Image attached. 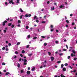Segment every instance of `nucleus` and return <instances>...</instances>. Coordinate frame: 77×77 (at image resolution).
<instances>
[{"label":"nucleus","mask_w":77,"mask_h":77,"mask_svg":"<svg viewBox=\"0 0 77 77\" xmlns=\"http://www.w3.org/2000/svg\"><path fill=\"white\" fill-rule=\"evenodd\" d=\"M5 5H8V2H5Z\"/></svg>","instance_id":"nucleus-59"},{"label":"nucleus","mask_w":77,"mask_h":77,"mask_svg":"<svg viewBox=\"0 0 77 77\" xmlns=\"http://www.w3.org/2000/svg\"><path fill=\"white\" fill-rule=\"evenodd\" d=\"M8 74H9V72H7L6 73V75H8Z\"/></svg>","instance_id":"nucleus-29"},{"label":"nucleus","mask_w":77,"mask_h":77,"mask_svg":"<svg viewBox=\"0 0 77 77\" xmlns=\"http://www.w3.org/2000/svg\"><path fill=\"white\" fill-rule=\"evenodd\" d=\"M61 62V61H57V63H60Z\"/></svg>","instance_id":"nucleus-27"},{"label":"nucleus","mask_w":77,"mask_h":77,"mask_svg":"<svg viewBox=\"0 0 77 77\" xmlns=\"http://www.w3.org/2000/svg\"><path fill=\"white\" fill-rule=\"evenodd\" d=\"M48 54L49 55H51V53L50 52H48Z\"/></svg>","instance_id":"nucleus-47"},{"label":"nucleus","mask_w":77,"mask_h":77,"mask_svg":"<svg viewBox=\"0 0 77 77\" xmlns=\"http://www.w3.org/2000/svg\"><path fill=\"white\" fill-rule=\"evenodd\" d=\"M17 57L16 56H15L13 58V59H16Z\"/></svg>","instance_id":"nucleus-37"},{"label":"nucleus","mask_w":77,"mask_h":77,"mask_svg":"<svg viewBox=\"0 0 77 77\" xmlns=\"http://www.w3.org/2000/svg\"><path fill=\"white\" fill-rule=\"evenodd\" d=\"M35 67H33L32 69V71H35Z\"/></svg>","instance_id":"nucleus-8"},{"label":"nucleus","mask_w":77,"mask_h":77,"mask_svg":"<svg viewBox=\"0 0 77 77\" xmlns=\"http://www.w3.org/2000/svg\"><path fill=\"white\" fill-rule=\"evenodd\" d=\"M5 50V47H3L2 48V50Z\"/></svg>","instance_id":"nucleus-30"},{"label":"nucleus","mask_w":77,"mask_h":77,"mask_svg":"<svg viewBox=\"0 0 77 77\" xmlns=\"http://www.w3.org/2000/svg\"><path fill=\"white\" fill-rule=\"evenodd\" d=\"M15 53L16 54H18V52L17 51H16Z\"/></svg>","instance_id":"nucleus-44"},{"label":"nucleus","mask_w":77,"mask_h":77,"mask_svg":"<svg viewBox=\"0 0 77 77\" xmlns=\"http://www.w3.org/2000/svg\"><path fill=\"white\" fill-rule=\"evenodd\" d=\"M51 59L52 62H53V61L54 60V57H51Z\"/></svg>","instance_id":"nucleus-3"},{"label":"nucleus","mask_w":77,"mask_h":77,"mask_svg":"<svg viewBox=\"0 0 77 77\" xmlns=\"http://www.w3.org/2000/svg\"><path fill=\"white\" fill-rule=\"evenodd\" d=\"M28 69H29V70H30V67H28Z\"/></svg>","instance_id":"nucleus-61"},{"label":"nucleus","mask_w":77,"mask_h":77,"mask_svg":"<svg viewBox=\"0 0 77 77\" xmlns=\"http://www.w3.org/2000/svg\"><path fill=\"white\" fill-rule=\"evenodd\" d=\"M13 20L12 19H11L10 20V21H13Z\"/></svg>","instance_id":"nucleus-64"},{"label":"nucleus","mask_w":77,"mask_h":77,"mask_svg":"<svg viewBox=\"0 0 77 77\" xmlns=\"http://www.w3.org/2000/svg\"><path fill=\"white\" fill-rule=\"evenodd\" d=\"M69 67L71 68V69H72V67H71L70 66H69Z\"/></svg>","instance_id":"nucleus-48"},{"label":"nucleus","mask_w":77,"mask_h":77,"mask_svg":"<svg viewBox=\"0 0 77 77\" xmlns=\"http://www.w3.org/2000/svg\"><path fill=\"white\" fill-rule=\"evenodd\" d=\"M24 62H27V60L26 59H25L24 60Z\"/></svg>","instance_id":"nucleus-14"},{"label":"nucleus","mask_w":77,"mask_h":77,"mask_svg":"<svg viewBox=\"0 0 77 77\" xmlns=\"http://www.w3.org/2000/svg\"><path fill=\"white\" fill-rule=\"evenodd\" d=\"M42 38H45V36H42Z\"/></svg>","instance_id":"nucleus-50"},{"label":"nucleus","mask_w":77,"mask_h":77,"mask_svg":"<svg viewBox=\"0 0 77 77\" xmlns=\"http://www.w3.org/2000/svg\"><path fill=\"white\" fill-rule=\"evenodd\" d=\"M72 26H73L74 25H75V23H74L73 22V23H72Z\"/></svg>","instance_id":"nucleus-28"},{"label":"nucleus","mask_w":77,"mask_h":77,"mask_svg":"<svg viewBox=\"0 0 77 77\" xmlns=\"http://www.w3.org/2000/svg\"><path fill=\"white\" fill-rule=\"evenodd\" d=\"M4 72H6V69H5L4 70Z\"/></svg>","instance_id":"nucleus-55"},{"label":"nucleus","mask_w":77,"mask_h":77,"mask_svg":"<svg viewBox=\"0 0 77 77\" xmlns=\"http://www.w3.org/2000/svg\"><path fill=\"white\" fill-rule=\"evenodd\" d=\"M19 61V62H21V58H20Z\"/></svg>","instance_id":"nucleus-51"},{"label":"nucleus","mask_w":77,"mask_h":77,"mask_svg":"<svg viewBox=\"0 0 77 77\" xmlns=\"http://www.w3.org/2000/svg\"><path fill=\"white\" fill-rule=\"evenodd\" d=\"M22 53H25V51H24V50H23L22 51Z\"/></svg>","instance_id":"nucleus-22"},{"label":"nucleus","mask_w":77,"mask_h":77,"mask_svg":"<svg viewBox=\"0 0 77 77\" xmlns=\"http://www.w3.org/2000/svg\"><path fill=\"white\" fill-rule=\"evenodd\" d=\"M51 9L52 11H54V7H53V8L51 7Z\"/></svg>","instance_id":"nucleus-5"},{"label":"nucleus","mask_w":77,"mask_h":77,"mask_svg":"<svg viewBox=\"0 0 77 77\" xmlns=\"http://www.w3.org/2000/svg\"><path fill=\"white\" fill-rule=\"evenodd\" d=\"M77 57H75V58H74L73 59L74 60H77Z\"/></svg>","instance_id":"nucleus-26"},{"label":"nucleus","mask_w":77,"mask_h":77,"mask_svg":"<svg viewBox=\"0 0 77 77\" xmlns=\"http://www.w3.org/2000/svg\"><path fill=\"white\" fill-rule=\"evenodd\" d=\"M55 43H56V44H58L59 43V42L58 41H56Z\"/></svg>","instance_id":"nucleus-39"},{"label":"nucleus","mask_w":77,"mask_h":77,"mask_svg":"<svg viewBox=\"0 0 77 77\" xmlns=\"http://www.w3.org/2000/svg\"><path fill=\"white\" fill-rule=\"evenodd\" d=\"M20 56L21 57H23V55L22 54H20Z\"/></svg>","instance_id":"nucleus-43"},{"label":"nucleus","mask_w":77,"mask_h":77,"mask_svg":"<svg viewBox=\"0 0 77 77\" xmlns=\"http://www.w3.org/2000/svg\"><path fill=\"white\" fill-rule=\"evenodd\" d=\"M18 24L21 23V21L20 20H18Z\"/></svg>","instance_id":"nucleus-11"},{"label":"nucleus","mask_w":77,"mask_h":77,"mask_svg":"<svg viewBox=\"0 0 77 77\" xmlns=\"http://www.w3.org/2000/svg\"><path fill=\"white\" fill-rule=\"evenodd\" d=\"M64 65H65V66H68V63H65V64H64Z\"/></svg>","instance_id":"nucleus-23"},{"label":"nucleus","mask_w":77,"mask_h":77,"mask_svg":"<svg viewBox=\"0 0 77 77\" xmlns=\"http://www.w3.org/2000/svg\"><path fill=\"white\" fill-rule=\"evenodd\" d=\"M7 22H8V21H7L5 20L3 22L2 25L4 26H5V24H6V23H7Z\"/></svg>","instance_id":"nucleus-2"},{"label":"nucleus","mask_w":77,"mask_h":77,"mask_svg":"<svg viewBox=\"0 0 77 77\" xmlns=\"http://www.w3.org/2000/svg\"><path fill=\"white\" fill-rule=\"evenodd\" d=\"M51 28H52L53 27V26L52 25H51Z\"/></svg>","instance_id":"nucleus-54"},{"label":"nucleus","mask_w":77,"mask_h":77,"mask_svg":"<svg viewBox=\"0 0 77 77\" xmlns=\"http://www.w3.org/2000/svg\"><path fill=\"white\" fill-rule=\"evenodd\" d=\"M37 18V17H36V16H35V17H34V20H35V19H37V18Z\"/></svg>","instance_id":"nucleus-18"},{"label":"nucleus","mask_w":77,"mask_h":77,"mask_svg":"<svg viewBox=\"0 0 77 77\" xmlns=\"http://www.w3.org/2000/svg\"><path fill=\"white\" fill-rule=\"evenodd\" d=\"M30 72H31L30 71H27L26 72L27 74L29 75L30 74Z\"/></svg>","instance_id":"nucleus-4"},{"label":"nucleus","mask_w":77,"mask_h":77,"mask_svg":"<svg viewBox=\"0 0 77 77\" xmlns=\"http://www.w3.org/2000/svg\"><path fill=\"white\" fill-rule=\"evenodd\" d=\"M31 16H32V15H31V14H29L28 15L27 14H26L25 15V17H31Z\"/></svg>","instance_id":"nucleus-1"},{"label":"nucleus","mask_w":77,"mask_h":77,"mask_svg":"<svg viewBox=\"0 0 77 77\" xmlns=\"http://www.w3.org/2000/svg\"><path fill=\"white\" fill-rule=\"evenodd\" d=\"M6 51H8L9 50L8 48H6L5 49Z\"/></svg>","instance_id":"nucleus-52"},{"label":"nucleus","mask_w":77,"mask_h":77,"mask_svg":"<svg viewBox=\"0 0 77 77\" xmlns=\"http://www.w3.org/2000/svg\"><path fill=\"white\" fill-rule=\"evenodd\" d=\"M23 70H21V73H23Z\"/></svg>","instance_id":"nucleus-49"},{"label":"nucleus","mask_w":77,"mask_h":77,"mask_svg":"<svg viewBox=\"0 0 77 77\" xmlns=\"http://www.w3.org/2000/svg\"><path fill=\"white\" fill-rule=\"evenodd\" d=\"M15 27V25H14L13 24L11 25V27L12 28H14Z\"/></svg>","instance_id":"nucleus-13"},{"label":"nucleus","mask_w":77,"mask_h":77,"mask_svg":"<svg viewBox=\"0 0 77 77\" xmlns=\"http://www.w3.org/2000/svg\"><path fill=\"white\" fill-rule=\"evenodd\" d=\"M23 65H27V63H26V62H24V63Z\"/></svg>","instance_id":"nucleus-24"},{"label":"nucleus","mask_w":77,"mask_h":77,"mask_svg":"<svg viewBox=\"0 0 77 77\" xmlns=\"http://www.w3.org/2000/svg\"><path fill=\"white\" fill-rule=\"evenodd\" d=\"M71 56H72V57H74V54H73L72 53L71 54Z\"/></svg>","instance_id":"nucleus-32"},{"label":"nucleus","mask_w":77,"mask_h":77,"mask_svg":"<svg viewBox=\"0 0 77 77\" xmlns=\"http://www.w3.org/2000/svg\"><path fill=\"white\" fill-rule=\"evenodd\" d=\"M45 23V21H43L42 22V23H43V24H44V23Z\"/></svg>","instance_id":"nucleus-38"},{"label":"nucleus","mask_w":77,"mask_h":77,"mask_svg":"<svg viewBox=\"0 0 77 77\" xmlns=\"http://www.w3.org/2000/svg\"><path fill=\"white\" fill-rule=\"evenodd\" d=\"M29 45H28L27 46H26V48H29Z\"/></svg>","instance_id":"nucleus-33"},{"label":"nucleus","mask_w":77,"mask_h":77,"mask_svg":"<svg viewBox=\"0 0 77 77\" xmlns=\"http://www.w3.org/2000/svg\"><path fill=\"white\" fill-rule=\"evenodd\" d=\"M13 1V0H11V1L9 2V3H10L11 4L12 2Z\"/></svg>","instance_id":"nucleus-20"},{"label":"nucleus","mask_w":77,"mask_h":77,"mask_svg":"<svg viewBox=\"0 0 77 77\" xmlns=\"http://www.w3.org/2000/svg\"><path fill=\"white\" fill-rule=\"evenodd\" d=\"M63 6L62 5H61L60 6V8H63Z\"/></svg>","instance_id":"nucleus-42"},{"label":"nucleus","mask_w":77,"mask_h":77,"mask_svg":"<svg viewBox=\"0 0 77 77\" xmlns=\"http://www.w3.org/2000/svg\"><path fill=\"white\" fill-rule=\"evenodd\" d=\"M43 67H42V66H41L40 67V68H42Z\"/></svg>","instance_id":"nucleus-63"},{"label":"nucleus","mask_w":77,"mask_h":77,"mask_svg":"<svg viewBox=\"0 0 77 77\" xmlns=\"http://www.w3.org/2000/svg\"><path fill=\"white\" fill-rule=\"evenodd\" d=\"M66 22L67 23H69V21L68 20H66Z\"/></svg>","instance_id":"nucleus-35"},{"label":"nucleus","mask_w":77,"mask_h":77,"mask_svg":"<svg viewBox=\"0 0 77 77\" xmlns=\"http://www.w3.org/2000/svg\"><path fill=\"white\" fill-rule=\"evenodd\" d=\"M12 25V23H9L8 24V26H11Z\"/></svg>","instance_id":"nucleus-17"},{"label":"nucleus","mask_w":77,"mask_h":77,"mask_svg":"<svg viewBox=\"0 0 77 77\" xmlns=\"http://www.w3.org/2000/svg\"><path fill=\"white\" fill-rule=\"evenodd\" d=\"M6 44H8V42H9L8 41H6Z\"/></svg>","instance_id":"nucleus-60"},{"label":"nucleus","mask_w":77,"mask_h":77,"mask_svg":"<svg viewBox=\"0 0 77 77\" xmlns=\"http://www.w3.org/2000/svg\"><path fill=\"white\" fill-rule=\"evenodd\" d=\"M20 42H18L17 44V45H20Z\"/></svg>","instance_id":"nucleus-31"},{"label":"nucleus","mask_w":77,"mask_h":77,"mask_svg":"<svg viewBox=\"0 0 77 77\" xmlns=\"http://www.w3.org/2000/svg\"><path fill=\"white\" fill-rule=\"evenodd\" d=\"M6 20H7V21H9V18H8V19H6Z\"/></svg>","instance_id":"nucleus-53"},{"label":"nucleus","mask_w":77,"mask_h":77,"mask_svg":"<svg viewBox=\"0 0 77 77\" xmlns=\"http://www.w3.org/2000/svg\"><path fill=\"white\" fill-rule=\"evenodd\" d=\"M4 33H6V29L4 30Z\"/></svg>","instance_id":"nucleus-34"},{"label":"nucleus","mask_w":77,"mask_h":77,"mask_svg":"<svg viewBox=\"0 0 77 77\" xmlns=\"http://www.w3.org/2000/svg\"><path fill=\"white\" fill-rule=\"evenodd\" d=\"M17 66L18 68H19V67L20 66V64L19 63H18Z\"/></svg>","instance_id":"nucleus-19"},{"label":"nucleus","mask_w":77,"mask_h":77,"mask_svg":"<svg viewBox=\"0 0 77 77\" xmlns=\"http://www.w3.org/2000/svg\"><path fill=\"white\" fill-rule=\"evenodd\" d=\"M32 53H31V54H28V56L29 57H31V56H32Z\"/></svg>","instance_id":"nucleus-10"},{"label":"nucleus","mask_w":77,"mask_h":77,"mask_svg":"<svg viewBox=\"0 0 77 77\" xmlns=\"http://www.w3.org/2000/svg\"><path fill=\"white\" fill-rule=\"evenodd\" d=\"M20 12H23V10H22V9H21V8H20Z\"/></svg>","instance_id":"nucleus-12"},{"label":"nucleus","mask_w":77,"mask_h":77,"mask_svg":"<svg viewBox=\"0 0 77 77\" xmlns=\"http://www.w3.org/2000/svg\"><path fill=\"white\" fill-rule=\"evenodd\" d=\"M23 15H21L20 17V19H22L23 18Z\"/></svg>","instance_id":"nucleus-15"},{"label":"nucleus","mask_w":77,"mask_h":77,"mask_svg":"<svg viewBox=\"0 0 77 77\" xmlns=\"http://www.w3.org/2000/svg\"><path fill=\"white\" fill-rule=\"evenodd\" d=\"M57 5V3H54V5H55V6H56V5Z\"/></svg>","instance_id":"nucleus-62"},{"label":"nucleus","mask_w":77,"mask_h":77,"mask_svg":"<svg viewBox=\"0 0 77 77\" xmlns=\"http://www.w3.org/2000/svg\"><path fill=\"white\" fill-rule=\"evenodd\" d=\"M27 37H28V38H30V35H28Z\"/></svg>","instance_id":"nucleus-40"},{"label":"nucleus","mask_w":77,"mask_h":77,"mask_svg":"<svg viewBox=\"0 0 77 77\" xmlns=\"http://www.w3.org/2000/svg\"><path fill=\"white\" fill-rule=\"evenodd\" d=\"M70 57H71V56H68L67 57V58H68V59H69L70 58Z\"/></svg>","instance_id":"nucleus-36"},{"label":"nucleus","mask_w":77,"mask_h":77,"mask_svg":"<svg viewBox=\"0 0 77 77\" xmlns=\"http://www.w3.org/2000/svg\"><path fill=\"white\" fill-rule=\"evenodd\" d=\"M76 72V70H74L73 71V72Z\"/></svg>","instance_id":"nucleus-58"},{"label":"nucleus","mask_w":77,"mask_h":77,"mask_svg":"<svg viewBox=\"0 0 77 77\" xmlns=\"http://www.w3.org/2000/svg\"><path fill=\"white\" fill-rule=\"evenodd\" d=\"M17 3H20V0H17Z\"/></svg>","instance_id":"nucleus-16"},{"label":"nucleus","mask_w":77,"mask_h":77,"mask_svg":"<svg viewBox=\"0 0 77 77\" xmlns=\"http://www.w3.org/2000/svg\"><path fill=\"white\" fill-rule=\"evenodd\" d=\"M63 66H64V65L63 64H62L61 65V67L62 68H63Z\"/></svg>","instance_id":"nucleus-7"},{"label":"nucleus","mask_w":77,"mask_h":77,"mask_svg":"<svg viewBox=\"0 0 77 77\" xmlns=\"http://www.w3.org/2000/svg\"><path fill=\"white\" fill-rule=\"evenodd\" d=\"M29 28V27L28 26H26V29H28Z\"/></svg>","instance_id":"nucleus-21"},{"label":"nucleus","mask_w":77,"mask_h":77,"mask_svg":"<svg viewBox=\"0 0 77 77\" xmlns=\"http://www.w3.org/2000/svg\"><path fill=\"white\" fill-rule=\"evenodd\" d=\"M66 46L67 49H68V45H66Z\"/></svg>","instance_id":"nucleus-57"},{"label":"nucleus","mask_w":77,"mask_h":77,"mask_svg":"<svg viewBox=\"0 0 77 77\" xmlns=\"http://www.w3.org/2000/svg\"><path fill=\"white\" fill-rule=\"evenodd\" d=\"M8 45H9V46H11V43H9Z\"/></svg>","instance_id":"nucleus-56"},{"label":"nucleus","mask_w":77,"mask_h":77,"mask_svg":"<svg viewBox=\"0 0 77 77\" xmlns=\"http://www.w3.org/2000/svg\"><path fill=\"white\" fill-rule=\"evenodd\" d=\"M2 64L3 65H5V63H2Z\"/></svg>","instance_id":"nucleus-46"},{"label":"nucleus","mask_w":77,"mask_h":77,"mask_svg":"<svg viewBox=\"0 0 77 77\" xmlns=\"http://www.w3.org/2000/svg\"><path fill=\"white\" fill-rule=\"evenodd\" d=\"M47 45V43H45L44 44V45H45V46H46Z\"/></svg>","instance_id":"nucleus-41"},{"label":"nucleus","mask_w":77,"mask_h":77,"mask_svg":"<svg viewBox=\"0 0 77 77\" xmlns=\"http://www.w3.org/2000/svg\"><path fill=\"white\" fill-rule=\"evenodd\" d=\"M72 52L74 53V54H75L76 52L74 50H72Z\"/></svg>","instance_id":"nucleus-6"},{"label":"nucleus","mask_w":77,"mask_h":77,"mask_svg":"<svg viewBox=\"0 0 77 77\" xmlns=\"http://www.w3.org/2000/svg\"><path fill=\"white\" fill-rule=\"evenodd\" d=\"M36 22H37V23H39V20H36Z\"/></svg>","instance_id":"nucleus-45"},{"label":"nucleus","mask_w":77,"mask_h":77,"mask_svg":"<svg viewBox=\"0 0 77 77\" xmlns=\"http://www.w3.org/2000/svg\"><path fill=\"white\" fill-rule=\"evenodd\" d=\"M33 39H37V37H35L33 38Z\"/></svg>","instance_id":"nucleus-25"},{"label":"nucleus","mask_w":77,"mask_h":77,"mask_svg":"<svg viewBox=\"0 0 77 77\" xmlns=\"http://www.w3.org/2000/svg\"><path fill=\"white\" fill-rule=\"evenodd\" d=\"M63 71H66V68H63Z\"/></svg>","instance_id":"nucleus-9"}]
</instances>
